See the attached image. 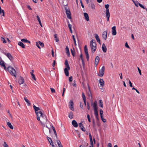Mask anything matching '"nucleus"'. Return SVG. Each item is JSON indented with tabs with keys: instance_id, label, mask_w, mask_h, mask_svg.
<instances>
[{
	"instance_id": "f257e3e1",
	"label": "nucleus",
	"mask_w": 147,
	"mask_h": 147,
	"mask_svg": "<svg viewBox=\"0 0 147 147\" xmlns=\"http://www.w3.org/2000/svg\"><path fill=\"white\" fill-rule=\"evenodd\" d=\"M90 46L92 50V53H94L96 49V43L95 40H92L90 43Z\"/></svg>"
},
{
	"instance_id": "f03ea898",
	"label": "nucleus",
	"mask_w": 147,
	"mask_h": 147,
	"mask_svg": "<svg viewBox=\"0 0 147 147\" xmlns=\"http://www.w3.org/2000/svg\"><path fill=\"white\" fill-rule=\"evenodd\" d=\"M8 71L10 74L12 76L16 78V70L11 66H9L7 67Z\"/></svg>"
},
{
	"instance_id": "7ed1b4c3",
	"label": "nucleus",
	"mask_w": 147,
	"mask_h": 147,
	"mask_svg": "<svg viewBox=\"0 0 147 147\" xmlns=\"http://www.w3.org/2000/svg\"><path fill=\"white\" fill-rule=\"evenodd\" d=\"M33 108L34 109L36 114V115L37 117V119L39 121H40V123H42V121H40V117L39 116V115L38 114V111L40 110V108L38 107H36L35 105H33Z\"/></svg>"
},
{
	"instance_id": "20e7f679",
	"label": "nucleus",
	"mask_w": 147,
	"mask_h": 147,
	"mask_svg": "<svg viewBox=\"0 0 147 147\" xmlns=\"http://www.w3.org/2000/svg\"><path fill=\"white\" fill-rule=\"evenodd\" d=\"M105 67L104 66H103L101 69L99 71V74L98 75V76L100 77L102 76L103 75L105 72Z\"/></svg>"
},
{
	"instance_id": "39448f33",
	"label": "nucleus",
	"mask_w": 147,
	"mask_h": 147,
	"mask_svg": "<svg viewBox=\"0 0 147 147\" xmlns=\"http://www.w3.org/2000/svg\"><path fill=\"white\" fill-rule=\"evenodd\" d=\"M3 53L6 55L11 61L13 60V58L10 53H6L4 52H3Z\"/></svg>"
},
{
	"instance_id": "423d86ee",
	"label": "nucleus",
	"mask_w": 147,
	"mask_h": 147,
	"mask_svg": "<svg viewBox=\"0 0 147 147\" xmlns=\"http://www.w3.org/2000/svg\"><path fill=\"white\" fill-rule=\"evenodd\" d=\"M66 13L67 15V18L69 19H71V16L70 11L69 10L65 9Z\"/></svg>"
},
{
	"instance_id": "0eeeda50",
	"label": "nucleus",
	"mask_w": 147,
	"mask_h": 147,
	"mask_svg": "<svg viewBox=\"0 0 147 147\" xmlns=\"http://www.w3.org/2000/svg\"><path fill=\"white\" fill-rule=\"evenodd\" d=\"M74 102L73 101L70 100L69 102V108L72 111H74V108L73 106Z\"/></svg>"
},
{
	"instance_id": "6e6552de",
	"label": "nucleus",
	"mask_w": 147,
	"mask_h": 147,
	"mask_svg": "<svg viewBox=\"0 0 147 147\" xmlns=\"http://www.w3.org/2000/svg\"><path fill=\"white\" fill-rule=\"evenodd\" d=\"M24 82V79L23 78L20 76L18 80V82L19 84L20 85L23 84Z\"/></svg>"
},
{
	"instance_id": "1a4fd4ad",
	"label": "nucleus",
	"mask_w": 147,
	"mask_h": 147,
	"mask_svg": "<svg viewBox=\"0 0 147 147\" xmlns=\"http://www.w3.org/2000/svg\"><path fill=\"white\" fill-rule=\"evenodd\" d=\"M116 26H114L112 28V34L113 35H115L116 34L117 32L116 30Z\"/></svg>"
},
{
	"instance_id": "9d476101",
	"label": "nucleus",
	"mask_w": 147,
	"mask_h": 147,
	"mask_svg": "<svg viewBox=\"0 0 147 147\" xmlns=\"http://www.w3.org/2000/svg\"><path fill=\"white\" fill-rule=\"evenodd\" d=\"M98 109H94V114L95 115L96 118L97 120H99L98 115Z\"/></svg>"
},
{
	"instance_id": "9b49d317",
	"label": "nucleus",
	"mask_w": 147,
	"mask_h": 147,
	"mask_svg": "<svg viewBox=\"0 0 147 147\" xmlns=\"http://www.w3.org/2000/svg\"><path fill=\"white\" fill-rule=\"evenodd\" d=\"M107 32L106 31H104L102 34V37L105 40H106L107 38Z\"/></svg>"
},
{
	"instance_id": "f8f14e48",
	"label": "nucleus",
	"mask_w": 147,
	"mask_h": 147,
	"mask_svg": "<svg viewBox=\"0 0 147 147\" xmlns=\"http://www.w3.org/2000/svg\"><path fill=\"white\" fill-rule=\"evenodd\" d=\"M102 49L104 53H106L107 52V48L104 43H103L102 46Z\"/></svg>"
},
{
	"instance_id": "ddd939ff",
	"label": "nucleus",
	"mask_w": 147,
	"mask_h": 147,
	"mask_svg": "<svg viewBox=\"0 0 147 147\" xmlns=\"http://www.w3.org/2000/svg\"><path fill=\"white\" fill-rule=\"evenodd\" d=\"M72 124L75 127H77L78 126V123L75 120H73L72 121Z\"/></svg>"
},
{
	"instance_id": "4468645a",
	"label": "nucleus",
	"mask_w": 147,
	"mask_h": 147,
	"mask_svg": "<svg viewBox=\"0 0 147 147\" xmlns=\"http://www.w3.org/2000/svg\"><path fill=\"white\" fill-rule=\"evenodd\" d=\"M94 37L96 39L97 41L100 44V40L98 35L96 34H95Z\"/></svg>"
},
{
	"instance_id": "2eb2a0df",
	"label": "nucleus",
	"mask_w": 147,
	"mask_h": 147,
	"mask_svg": "<svg viewBox=\"0 0 147 147\" xmlns=\"http://www.w3.org/2000/svg\"><path fill=\"white\" fill-rule=\"evenodd\" d=\"M93 107L94 108V109H98L97 107V102L96 101H95L94 102L93 105Z\"/></svg>"
},
{
	"instance_id": "dca6fc26",
	"label": "nucleus",
	"mask_w": 147,
	"mask_h": 147,
	"mask_svg": "<svg viewBox=\"0 0 147 147\" xmlns=\"http://www.w3.org/2000/svg\"><path fill=\"white\" fill-rule=\"evenodd\" d=\"M84 14L86 20L88 21L89 20V18L88 13H84Z\"/></svg>"
},
{
	"instance_id": "f3484780",
	"label": "nucleus",
	"mask_w": 147,
	"mask_h": 147,
	"mask_svg": "<svg viewBox=\"0 0 147 147\" xmlns=\"http://www.w3.org/2000/svg\"><path fill=\"white\" fill-rule=\"evenodd\" d=\"M41 119L42 121L43 122L47 121V116L46 115H43L42 118H41Z\"/></svg>"
},
{
	"instance_id": "a211bd4d",
	"label": "nucleus",
	"mask_w": 147,
	"mask_h": 147,
	"mask_svg": "<svg viewBox=\"0 0 147 147\" xmlns=\"http://www.w3.org/2000/svg\"><path fill=\"white\" fill-rule=\"evenodd\" d=\"M99 83L103 87L104 86V81L102 79H100L99 81Z\"/></svg>"
},
{
	"instance_id": "6ab92c4d",
	"label": "nucleus",
	"mask_w": 147,
	"mask_h": 147,
	"mask_svg": "<svg viewBox=\"0 0 147 147\" xmlns=\"http://www.w3.org/2000/svg\"><path fill=\"white\" fill-rule=\"evenodd\" d=\"M18 45L23 48L25 49V45L23 43L21 42H19L18 43Z\"/></svg>"
},
{
	"instance_id": "aec40b11",
	"label": "nucleus",
	"mask_w": 147,
	"mask_h": 147,
	"mask_svg": "<svg viewBox=\"0 0 147 147\" xmlns=\"http://www.w3.org/2000/svg\"><path fill=\"white\" fill-rule=\"evenodd\" d=\"M69 69H67V68H65L64 69V71L65 75L67 76H68L69 75V73L68 71Z\"/></svg>"
},
{
	"instance_id": "412c9836",
	"label": "nucleus",
	"mask_w": 147,
	"mask_h": 147,
	"mask_svg": "<svg viewBox=\"0 0 147 147\" xmlns=\"http://www.w3.org/2000/svg\"><path fill=\"white\" fill-rule=\"evenodd\" d=\"M109 5L108 4L105 5V7L106 9V13H109Z\"/></svg>"
},
{
	"instance_id": "4be33fe9",
	"label": "nucleus",
	"mask_w": 147,
	"mask_h": 147,
	"mask_svg": "<svg viewBox=\"0 0 147 147\" xmlns=\"http://www.w3.org/2000/svg\"><path fill=\"white\" fill-rule=\"evenodd\" d=\"M21 41L22 42L25 43H30V42L29 40H28L26 39H21Z\"/></svg>"
},
{
	"instance_id": "5701e85b",
	"label": "nucleus",
	"mask_w": 147,
	"mask_h": 147,
	"mask_svg": "<svg viewBox=\"0 0 147 147\" xmlns=\"http://www.w3.org/2000/svg\"><path fill=\"white\" fill-rule=\"evenodd\" d=\"M73 50L72 49H71V53L73 57H74L75 55V51L74 48H73Z\"/></svg>"
},
{
	"instance_id": "b1692460",
	"label": "nucleus",
	"mask_w": 147,
	"mask_h": 147,
	"mask_svg": "<svg viewBox=\"0 0 147 147\" xmlns=\"http://www.w3.org/2000/svg\"><path fill=\"white\" fill-rule=\"evenodd\" d=\"M66 54L69 57L70 56V54L69 53V49L67 47H66Z\"/></svg>"
},
{
	"instance_id": "393cba45",
	"label": "nucleus",
	"mask_w": 147,
	"mask_h": 147,
	"mask_svg": "<svg viewBox=\"0 0 147 147\" xmlns=\"http://www.w3.org/2000/svg\"><path fill=\"white\" fill-rule=\"evenodd\" d=\"M7 125L8 127H9L10 128H11V129H13V127L10 122H7Z\"/></svg>"
},
{
	"instance_id": "a878e982",
	"label": "nucleus",
	"mask_w": 147,
	"mask_h": 147,
	"mask_svg": "<svg viewBox=\"0 0 147 147\" xmlns=\"http://www.w3.org/2000/svg\"><path fill=\"white\" fill-rule=\"evenodd\" d=\"M24 99L25 101L27 103L28 105L30 106V102L27 99L26 97H24Z\"/></svg>"
},
{
	"instance_id": "bb28decb",
	"label": "nucleus",
	"mask_w": 147,
	"mask_h": 147,
	"mask_svg": "<svg viewBox=\"0 0 147 147\" xmlns=\"http://www.w3.org/2000/svg\"><path fill=\"white\" fill-rule=\"evenodd\" d=\"M69 117L70 119H72L73 118V113L71 111L69 114Z\"/></svg>"
},
{
	"instance_id": "cd10ccee",
	"label": "nucleus",
	"mask_w": 147,
	"mask_h": 147,
	"mask_svg": "<svg viewBox=\"0 0 147 147\" xmlns=\"http://www.w3.org/2000/svg\"><path fill=\"white\" fill-rule=\"evenodd\" d=\"M99 104H100V106L102 108H103V103L102 101V100H99Z\"/></svg>"
},
{
	"instance_id": "c85d7f7f",
	"label": "nucleus",
	"mask_w": 147,
	"mask_h": 147,
	"mask_svg": "<svg viewBox=\"0 0 147 147\" xmlns=\"http://www.w3.org/2000/svg\"><path fill=\"white\" fill-rule=\"evenodd\" d=\"M38 114L39 115V116L41 118H42L43 115V113L41 111H39L38 112Z\"/></svg>"
},
{
	"instance_id": "c756f323",
	"label": "nucleus",
	"mask_w": 147,
	"mask_h": 147,
	"mask_svg": "<svg viewBox=\"0 0 147 147\" xmlns=\"http://www.w3.org/2000/svg\"><path fill=\"white\" fill-rule=\"evenodd\" d=\"M54 37L56 42L59 41V40L57 37V34H55L54 35Z\"/></svg>"
},
{
	"instance_id": "7c9ffc66",
	"label": "nucleus",
	"mask_w": 147,
	"mask_h": 147,
	"mask_svg": "<svg viewBox=\"0 0 147 147\" xmlns=\"http://www.w3.org/2000/svg\"><path fill=\"white\" fill-rule=\"evenodd\" d=\"M47 138L48 141L50 143V144H51H51L53 142L51 139V138H50L49 137L47 136Z\"/></svg>"
},
{
	"instance_id": "2f4dec72",
	"label": "nucleus",
	"mask_w": 147,
	"mask_h": 147,
	"mask_svg": "<svg viewBox=\"0 0 147 147\" xmlns=\"http://www.w3.org/2000/svg\"><path fill=\"white\" fill-rule=\"evenodd\" d=\"M106 17L107 18V21H108L110 16V13H106Z\"/></svg>"
},
{
	"instance_id": "473e14b6",
	"label": "nucleus",
	"mask_w": 147,
	"mask_h": 147,
	"mask_svg": "<svg viewBox=\"0 0 147 147\" xmlns=\"http://www.w3.org/2000/svg\"><path fill=\"white\" fill-rule=\"evenodd\" d=\"M91 7L92 9H95V6L92 2L91 3Z\"/></svg>"
},
{
	"instance_id": "72a5a7b5",
	"label": "nucleus",
	"mask_w": 147,
	"mask_h": 147,
	"mask_svg": "<svg viewBox=\"0 0 147 147\" xmlns=\"http://www.w3.org/2000/svg\"><path fill=\"white\" fill-rule=\"evenodd\" d=\"M38 42L39 44V45L42 47H44V43L43 42H42L40 41H38Z\"/></svg>"
},
{
	"instance_id": "f704fd0d",
	"label": "nucleus",
	"mask_w": 147,
	"mask_h": 147,
	"mask_svg": "<svg viewBox=\"0 0 147 147\" xmlns=\"http://www.w3.org/2000/svg\"><path fill=\"white\" fill-rule=\"evenodd\" d=\"M85 54L86 56V59L88 61L89 60V56L88 52L85 53Z\"/></svg>"
},
{
	"instance_id": "c9c22d12",
	"label": "nucleus",
	"mask_w": 147,
	"mask_h": 147,
	"mask_svg": "<svg viewBox=\"0 0 147 147\" xmlns=\"http://www.w3.org/2000/svg\"><path fill=\"white\" fill-rule=\"evenodd\" d=\"M4 64V62L3 60L1 59V61H0V65L2 67L3 66Z\"/></svg>"
},
{
	"instance_id": "e433bc0d",
	"label": "nucleus",
	"mask_w": 147,
	"mask_h": 147,
	"mask_svg": "<svg viewBox=\"0 0 147 147\" xmlns=\"http://www.w3.org/2000/svg\"><path fill=\"white\" fill-rule=\"evenodd\" d=\"M72 38H73V40L74 41V42L75 45V46H76V39H75V36L74 35H72Z\"/></svg>"
},
{
	"instance_id": "4c0bfd02",
	"label": "nucleus",
	"mask_w": 147,
	"mask_h": 147,
	"mask_svg": "<svg viewBox=\"0 0 147 147\" xmlns=\"http://www.w3.org/2000/svg\"><path fill=\"white\" fill-rule=\"evenodd\" d=\"M100 60V58L99 57L97 56L96 57L95 61H96L98 62H99Z\"/></svg>"
},
{
	"instance_id": "58836bf2",
	"label": "nucleus",
	"mask_w": 147,
	"mask_h": 147,
	"mask_svg": "<svg viewBox=\"0 0 147 147\" xmlns=\"http://www.w3.org/2000/svg\"><path fill=\"white\" fill-rule=\"evenodd\" d=\"M82 97L83 99V100H86V96L84 95V93L83 92L82 93Z\"/></svg>"
},
{
	"instance_id": "ea45409f",
	"label": "nucleus",
	"mask_w": 147,
	"mask_h": 147,
	"mask_svg": "<svg viewBox=\"0 0 147 147\" xmlns=\"http://www.w3.org/2000/svg\"><path fill=\"white\" fill-rule=\"evenodd\" d=\"M84 50L85 53L88 52V49L86 45H85L84 47Z\"/></svg>"
},
{
	"instance_id": "a19ab883",
	"label": "nucleus",
	"mask_w": 147,
	"mask_h": 147,
	"mask_svg": "<svg viewBox=\"0 0 147 147\" xmlns=\"http://www.w3.org/2000/svg\"><path fill=\"white\" fill-rule=\"evenodd\" d=\"M138 5H139L140 7H141V8H142L144 9H147L142 4H140L139 3L138 4Z\"/></svg>"
},
{
	"instance_id": "79ce46f5",
	"label": "nucleus",
	"mask_w": 147,
	"mask_h": 147,
	"mask_svg": "<svg viewBox=\"0 0 147 147\" xmlns=\"http://www.w3.org/2000/svg\"><path fill=\"white\" fill-rule=\"evenodd\" d=\"M1 40L3 41V42L4 43H6V41L5 40V39L3 37L1 38Z\"/></svg>"
},
{
	"instance_id": "37998d69",
	"label": "nucleus",
	"mask_w": 147,
	"mask_h": 147,
	"mask_svg": "<svg viewBox=\"0 0 147 147\" xmlns=\"http://www.w3.org/2000/svg\"><path fill=\"white\" fill-rule=\"evenodd\" d=\"M100 117L103 116L102 114L103 113V111L101 109H100Z\"/></svg>"
},
{
	"instance_id": "c03bdc74",
	"label": "nucleus",
	"mask_w": 147,
	"mask_h": 147,
	"mask_svg": "<svg viewBox=\"0 0 147 147\" xmlns=\"http://www.w3.org/2000/svg\"><path fill=\"white\" fill-rule=\"evenodd\" d=\"M101 117V119L102 120V121L104 122L105 123V122H106V120L105 119H104L103 118V116H101V117Z\"/></svg>"
},
{
	"instance_id": "a18cd8bd",
	"label": "nucleus",
	"mask_w": 147,
	"mask_h": 147,
	"mask_svg": "<svg viewBox=\"0 0 147 147\" xmlns=\"http://www.w3.org/2000/svg\"><path fill=\"white\" fill-rule=\"evenodd\" d=\"M3 146L4 147H9L8 145L6 144V142H4Z\"/></svg>"
},
{
	"instance_id": "49530a36",
	"label": "nucleus",
	"mask_w": 147,
	"mask_h": 147,
	"mask_svg": "<svg viewBox=\"0 0 147 147\" xmlns=\"http://www.w3.org/2000/svg\"><path fill=\"white\" fill-rule=\"evenodd\" d=\"M50 89L52 93H55V90L53 88H51Z\"/></svg>"
},
{
	"instance_id": "de8ad7c7",
	"label": "nucleus",
	"mask_w": 147,
	"mask_h": 147,
	"mask_svg": "<svg viewBox=\"0 0 147 147\" xmlns=\"http://www.w3.org/2000/svg\"><path fill=\"white\" fill-rule=\"evenodd\" d=\"M88 119V121L89 122H91V119L90 117V115L89 114H88L87 116Z\"/></svg>"
},
{
	"instance_id": "09e8293b",
	"label": "nucleus",
	"mask_w": 147,
	"mask_h": 147,
	"mask_svg": "<svg viewBox=\"0 0 147 147\" xmlns=\"http://www.w3.org/2000/svg\"><path fill=\"white\" fill-rule=\"evenodd\" d=\"M2 13V16H4V12L3 10L1 9V12H0V14Z\"/></svg>"
},
{
	"instance_id": "8fccbe9b",
	"label": "nucleus",
	"mask_w": 147,
	"mask_h": 147,
	"mask_svg": "<svg viewBox=\"0 0 147 147\" xmlns=\"http://www.w3.org/2000/svg\"><path fill=\"white\" fill-rule=\"evenodd\" d=\"M90 145L92 147H93V142L92 139V140H90Z\"/></svg>"
},
{
	"instance_id": "3c124183",
	"label": "nucleus",
	"mask_w": 147,
	"mask_h": 147,
	"mask_svg": "<svg viewBox=\"0 0 147 147\" xmlns=\"http://www.w3.org/2000/svg\"><path fill=\"white\" fill-rule=\"evenodd\" d=\"M39 44L38 42H36V46L39 49H40V47L39 45Z\"/></svg>"
},
{
	"instance_id": "603ef678",
	"label": "nucleus",
	"mask_w": 147,
	"mask_h": 147,
	"mask_svg": "<svg viewBox=\"0 0 147 147\" xmlns=\"http://www.w3.org/2000/svg\"><path fill=\"white\" fill-rule=\"evenodd\" d=\"M134 4L136 7H138V6L139 3L138 1H136L135 2V3H134Z\"/></svg>"
},
{
	"instance_id": "864d4df0",
	"label": "nucleus",
	"mask_w": 147,
	"mask_h": 147,
	"mask_svg": "<svg viewBox=\"0 0 147 147\" xmlns=\"http://www.w3.org/2000/svg\"><path fill=\"white\" fill-rule=\"evenodd\" d=\"M79 126L81 128L82 127H84V126L82 124V123H79Z\"/></svg>"
},
{
	"instance_id": "5fc2aeb1",
	"label": "nucleus",
	"mask_w": 147,
	"mask_h": 147,
	"mask_svg": "<svg viewBox=\"0 0 147 147\" xmlns=\"http://www.w3.org/2000/svg\"><path fill=\"white\" fill-rule=\"evenodd\" d=\"M36 18H37V20L39 22H41L40 18L37 15L36 16Z\"/></svg>"
},
{
	"instance_id": "6e6d98bb",
	"label": "nucleus",
	"mask_w": 147,
	"mask_h": 147,
	"mask_svg": "<svg viewBox=\"0 0 147 147\" xmlns=\"http://www.w3.org/2000/svg\"><path fill=\"white\" fill-rule=\"evenodd\" d=\"M32 78L35 80H36V78H35V75L34 74L31 75Z\"/></svg>"
},
{
	"instance_id": "4d7b16f0",
	"label": "nucleus",
	"mask_w": 147,
	"mask_h": 147,
	"mask_svg": "<svg viewBox=\"0 0 147 147\" xmlns=\"http://www.w3.org/2000/svg\"><path fill=\"white\" fill-rule=\"evenodd\" d=\"M137 68H138V72H139V73L140 74V75H141L142 73H141V70L139 69V68L138 67H137Z\"/></svg>"
},
{
	"instance_id": "13d9d810",
	"label": "nucleus",
	"mask_w": 147,
	"mask_h": 147,
	"mask_svg": "<svg viewBox=\"0 0 147 147\" xmlns=\"http://www.w3.org/2000/svg\"><path fill=\"white\" fill-rule=\"evenodd\" d=\"M65 67H66V68H67V69H70V67H69V64L65 65Z\"/></svg>"
},
{
	"instance_id": "bf43d9fd",
	"label": "nucleus",
	"mask_w": 147,
	"mask_h": 147,
	"mask_svg": "<svg viewBox=\"0 0 147 147\" xmlns=\"http://www.w3.org/2000/svg\"><path fill=\"white\" fill-rule=\"evenodd\" d=\"M80 3H81V6H82V7L83 8H84V5H83L82 2V1L81 0H80Z\"/></svg>"
},
{
	"instance_id": "052dcab7",
	"label": "nucleus",
	"mask_w": 147,
	"mask_h": 147,
	"mask_svg": "<svg viewBox=\"0 0 147 147\" xmlns=\"http://www.w3.org/2000/svg\"><path fill=\"white\" fill-rule=\"evenodd\" d=\"M2 67H4V69L6 71H8V69H7V68L5 66V64H4L3 65V66Z\"/></svg>"
},
{
	"instance_id": "680f3d73",
	"label": "nucleus",
	"mask_w": 147,
	"mask_h": 147,
	"mask_svg": "<svg viewBox=\"0 0 147 147\" xmlns=\"http://www.w3.org/2000/svg\"><path fill=\"white\" fill-rule=\"evenodd\" d=\"M72 76H71L69 78V82H71L72 81Z\"/></svg>"
},
{
	"instance_id": "e2e57ef3",
	"label": "nucleus",
	"mask_w": 147,
	"mask_h": 147,
	"mask_svg": "<svg viewBox=\"0 0 147 147\" xmlns=\"http://www.w3.org/2000/svg\"><path fill=\"white\" fill-rule=\"evenodd\" d=\"M87 108L88 110H90V105L88 102H87Z\"/></svg>"
},
{
	"instance_id": "0e129e2a",
	"label": "nucleus",
	"mask_w": 147,
	"mask_h": 147,
	"mask_svg": "<svg viewBox=\"0 0 147 147\" xmlns=\"http://www.w3.org/2000/svg\"><path fill=\"white\" fill-rule=\"evenodd\" d=\"M69 24H68V27L69 28V29H71V26H72L71 24H70L69 23V22H68Z\"/></svg>"
},
{
	"instance_id": "69168bd1",
	"label": "nucleus",
	"mask_w": 147,
	"mask_h": 147,
	"mask_svg": "<svg viewBox=\"0 0 147 147\" xmlns=\"http://www.w3.org/2000/svg\"><path fill=\"white\" fill-rule=\"evenodd\" d=\"M68 64H69V63H68V61L67 60V59L65 61V65H68Z\"/></svg>"
},
{
	"instance_id": "338daca9",
	"label": "nucleus",
	"mask_w": 147,
	"mask_h": 147,
	"mask_svg": "<svg viewBox=\"0 0 147 147\" xmlns=\"http://www.w3.org/2000/svg\"><path fill=\"white\" fill-rule=\"evenodd\" d=\"M57 142L58 146L61 143L60 141L59 140H57Z\"/></svg>"
},
{
	"instance_id": "774afa93",
	"label": "nucleus",
	"mask_w": 147,
	"mask_h": 147,
	"mask_svg": "<svg viewBox=\"0 0 147 147\" xmlns=\"http://www.w3.org/2000/svg\"><path fill=\"white\" fill-rule=\"evenodd\" d=\"M108 147H112V144L111 143H109L108 144Z\"/></svg>"
}]
</instances>
